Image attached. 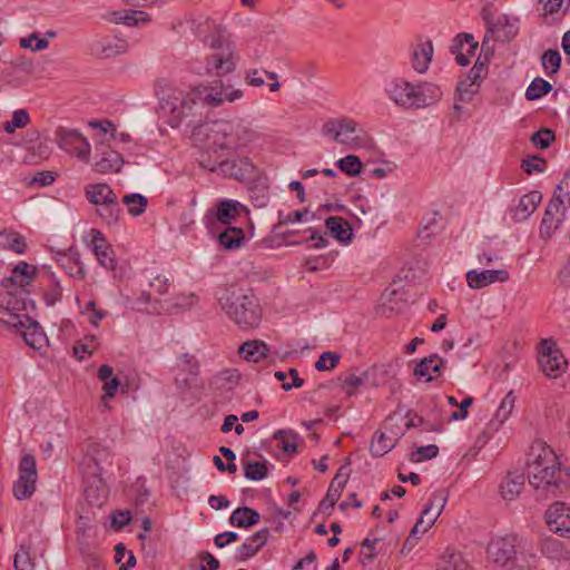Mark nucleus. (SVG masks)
<instances>
[{
	"label": "nucleus",
	"instance_id": "nucleus-21",
	"mask_svg": "<svg viewBox=\"0 0 570 570\" xmlns=\"http://www.w3.org/2000/svg\"><path fill=\"white\" fill-rule=\"evenodd\" d=\"M269 530L261 529L242 543L235 551L236 561H246L254 557L267 542Z\"/></svg>",
	"mask_w": 570,
	"mask_h": 570
},
{
	"label": "nucleus",
	"instance_id": "nucleus-2",
	"mask_svg": "<svg viewBox=\"0 0 570 570\" xmlns=\"http://www.w3.org/2000/svg\"><path fill=\"white\" fill-rule=\"evenodd\" d=\"M527 472L529 483L534 489L558 495L570 482L569 471L561 465L553 450L543 442H534L528 453Z\"/></svg>",
	"mask_w": 570,
	"mask_h": 570
},
{
	"label": "nucleus",
	"instance_id": "nucleus-1",
	"mask_svg": "<svg viewBox=\"0 0 570 570\" xmlns=\"http://www.w3.org/2000/svg\"><path fill=\"white\" fill-rule=\"evenodd\" d=\"M243 97L240 89L225 86L223 81H215L212 86H197L189 92L178 88L161 90L159 110L171 128H177L185 118L193 115L198 104L218 107L224 101L234 102Z\"/></svg>",
	"mask_w": 570,
	"mask_h": 570
},
{
	"label": "nucleus",
	"instance_id": "nucleus-36",
	"mask_svg": "<svg viewBox=\"0 0 570 570\" xmlns=\"http://www.w3.org/2000/svg\"><path fill=\"white\" fill-rule=\"evenodd\" d=\"M248 194L250 202L255 207L264 208L267 206L269 202V190L266 181H254L248 188Z\"/></svg>",
	"mask_w": 570,
	"mask_h": 570
},
{
	"label": "nucleus",
	"instance_id": "nucleus-40",
	"mask_svg": "<svg viewBox=\"0 0 570 570\" xmlns=\"http://www.w3.org/2000/svg\"><path fill=\"white\" fill-rule=\"evenodd\" d=\"M346 479L344 478L342 482H338V485L330 484L326 497L320 503V510L322 512H330L337 500L341 498L343 488L345 487Z\"/></svg>",
	"mask_w": 570,
	"mask_h": 570
},
{
	"label": "nucleus",
	"instance_id": "nucleus-48",
	"mask_svg": "<svg viewBox=\"0 0 570 570\" xmlns=\"http://www.w3.org/2000/svg\"><path fill=\"white\" fill-rule=\"evenodd\" d=\"M514 403H515V396L513 395V392L510 391L503 397V400L501 401V403L495 412L494 419L498 422V425L503 424L509 419V416L511 415L512 410L514 407Z\"/></svg>",
	"mask_w": 570,
	"mask_h": 570
},
{
	"label": "nucleus",
	"instance_id": "nucleus-43",
	"mask_svg": "<svg viewBox=\"0 0 570 570\" xmlns=\"http://www.w3.org/2000/svg\"><path fill=\"white\" fill-rule=\"evenodd\" d=\"M551 89L552 86L550 85L549 81L538 77L533 79L532 82L527 88L525 98L528 100L540 99L544 95L549 94Z\"/></svg>",
	"mask_w": 570,
	"mask_h": 570
},
{
	"label": "nucleus",
	"instance_id": "nucleus-3",
	"mask_svg": "<svg viewBox=\"0 0 570 570\" xmlns=\"http://www.w3.org/2000/svg\"><path fill=\"white\" fill-rule=\"evenodd\" d=\"M226 315L242 330H252L262 321V307L257 297L248 289L232 285L218 297Z\"/></svg>",
	"mask_w": 570,
	"mask_h": 570
},
{
	"label": "nucleus",
	"instance_id": "nucleus-9",
	"mask_svg": "<svg viewBox=\"0 0 570 570\" xmlns=\"http://www.w3.org/2000/svg\"><path fill=\"white\" fill-rule=\"evenodd\" d=\"M38 480L36 459L32 454H24L19 463V478L13 484V495L17 500L29 499Z\"/></svg>",
	"mask_w": 570,
	"mask_h": 570
},
{
	"label": "nucleus",
	"instance_id": "nucleus-7",
	"mask_svg": "<svg viewBox=\"0 0 570 570\" xmlns=\"http://www.w3.org/2000/svg\"><path fill=\"white\" fill-rule=\"evenodd\" d=\"M191 139L207 153L227 149L225 120L206 121L196 126L191 131Z\"/></svg>",
	"mask_w": 570,
	"mask_h": 570
},
{
	"label": "nucleus",
	"instance_id": "nucleus-62",
	"mask_svg": "<svg viewBox=\"0 0 570 570\" xmlns=\"http://www.w3.org/2000/svg\"><path fill=\"white\" fill-rule=\"evenodd\" d=\"M149 21V16L140 10H125L122 23L128 27H136L139 22Z\"/></svg>",
	"mask_w": 570,
	"mask_h": 570
},
{
	"label": "nucleus",
	"instance_id": "nucleus-50",
	"mask_svg": "<svg viewBox=\"0 0 570 570\" xmlns=\"http://www.w3.org/2000/svg\"><path fill=\"white\" fill-rule=\"evenodd\" d=\"M440 570H470L468 562L460 552L446 551Z\"/></svg>",
	"mask_w": 570,
	"mask_h": 570
},
{
	"label": "nucleus",
	"instance_id": "nucleus-14",
	"mask_svg": "<svg viewBox=\"0 0 570 570\" xmlns=\"http://www.w3.org/2000/svg\"><path fill=\"white\" fill-rule=\"evenodd\" d=\"M227 149L244 147L257 138V132L244 119L225 120Z\"/></svg>",
	"mask_w": 570,
	"mask_h": 570
},
{
	"label": "nucleus",
	"instance_id": "nucleus-44",
	"mask_svg": "<svg viewBox=\"0 0 570 570\" xmlns=\"http://www.w3.org/2000/svg\"><path fill=\"white\" fill-rule=\"evenodd\" d=\"M481 18L484 21L487 26V32L484 35L483 41H482V50L485 48H489V41L490 38H493L495 35V30L498 29V24H494V14L492 12V7L490 4L484 6L481 10Z\"/></svg>",
	"mask_w": 570,
	"mask_h": 570
},
{
	"label": "nucleus",
	"instance_id": "nucleus-61",
	"mask_svg": "<svg viewBox=\"0 0 570 570\" xmlns=\"http://www.w3.org/2000/svg\"><path fill=\"white\" fill-rule=\"evenodd\" d=\"M3 307H10L12 312L19 313L26 308V302L22 298H18L17 294L11 292V288L7 289V294L0 299Z\"/></svg>",
	"mask_w": 570,
	"mask_h": 570
},
{
	"label": "nucleus",
	"instance_id": "nucleus-33",
	"mask_svg": "<svg viewBox=\"0 0 570 570\" xmlns=\"http://www.w3.org/2000/svg\"><path fill=\"white\" fill-rule=\"evenodd\" d=\"M244 242L245 233L242 228L229 226L218 235L219 245L228 250L239 248Z\"/></svg>",
	"mask_w": 570,
	"mask_h": 570
},
{
	"label": "nucleus",
	"instance_id": "nucleus-58",
	"mask_svg": "<svg viewBox=\"0 0 570 570\" xmlns=\"http://www.w3.org/2000/svg\"><path fill=\"white\" fill-rule=\"evenodd\" d=\"M340 358V354L335 352H324L320 355L318 360L316 361L315 368L317 371L332 370L337 365Z\"/></svg>",
	"mask_w": 570,
	"mask_h": 570
},
{
	"label": "nucleus",
	"instance_id": "nucleus-60",
	"mask_svg": "<svg viewBox=\"0 0 570 570\" xmlns=\"http://www.w3.org/2000/svg\"><path fill=\"white\" fill-rule=\"evenodd\" d=\"M439 454V448L435 444H429L420 446L415 452L411 454L412 462H421L424 460H431Z\"/></svg>",
	"mask_w": 570,
	"mask_h": 570
},
{
	"label": "nucleus",
	"instance_id": "nucleus-28",
	"mask_svg": "<svg viewBox=\"0 0 570 570\" xmlns=\"http://www.w3.org/2000/svg\"><path fill=\"white\" fill-rule=\"evenodd\" d=\"M433 56L432 41L419 43L412 53V67L415 71L423 73L428 70Z\"/></svg>",
	"mask_w": 570,
	"mask_h": 570
},
{
	"label": "nucleus",
	"instance_id": "nucleus-23",
	"mask_svg": "<svg viewBox=\"0 0 570 570\" xmlns=\"http://www.w3.org/2000/svg\"><path fill=\"white\" fill-rule=\"evenodd\" d=\"M85 194L87 200L97 207L100 205L114 204V202L118 200L110 186L102 183L88 185Z\"/></svg>",
	"mask_w": 570,
	"mask_h": 570
},
{
	"label": "nucleus",
	"instance_id": "nucleus-45",
	"mask_svg": "<svg viewBox=\"0 0 570 570\" xmlns=\"http://www.w3.org/2000/svg\"><path fill=\"white\" fill-rule=\"evenodd\" d=\"M97 215L108 225L117 224L120 217L121 209L119 202L116 200L114 204L100 205L97 208Z\"/></svg>",
	"mask_w": 570,
	"mask_h": 570
},
{
	"label": "nucleus",
	"instance_id": "nucleus-52",
	"mask_svg": "<svg viewBox=\"0 0 570 570\" xmlns=\"http://www.w3.org/2000/svg\"><path fill=\"white\" fill-rule=\"evenodd\" d=\"M541 62L546 70L551 68L548 75L557 73L561 66V55L558 50L548 49L543 52Z\"/></svg>",
	"mask_w": 570,
	"mask_h": 570
},
{
	"label": "nucleus",
	"instance_id": "nucleus-15",
	"mask_svg": "<svg viewBox=\"0 0 570 570\" xmlns=\"http://www.w3.org/2000/svg\"><path fill=\"white\" fill-rule=\"evenodd\" d=\"M546 520L551 532L570 539V509L563 502L552 503L546 512Z\"/></svg>",
	"mask_w": 570,
	"mask_h": 570
},
{
	"label": "nucleus",
	"instance_id": "nucleus-12",
	"mask_svg": "<svg viewBox=\"0 0 570 570\" xmlns=\"http://www.w3.org/2000/svg\"><path fill=\"white\" fill-rule=\"evenodd\" d=\"M243 210H246V207L237 200H220L216 204L215 210H207L204 223L208 228H212L216 223L230 225L240 216Z\"/></svg>",
	"mask_w": 570,
	"mask_h": 570
},
{
	"label": "nucleus",
	"instance_id": "nucleus-5",
	"mask_svg": "<svg viewBox=\"0 0 570 570\" xmlns=\"http://www.w3.org/2000/svg\"><path fill=\"white\" fill-rule=\"evenodd\" d=\"M518 537L510 534L493 539L488 544V557L504 570H530L524 563H519Z\"/></svg>",
	"mask_w": 570,
	"mask_h": 570
},
{
	"label": "nucleus",
	"instance_id": "nucleus-51",
	"mask_svg": "<svg viewBox=\"0 0 570 570\" xmlns=\"http://www.w3.org/2000/svg\"><path fill=\"white\" fill-rule=\"evenodd\" d=\"M24 316H28L27 314H19L16 312H12L10 307H3L1 305L0 307V322L13 326L17 328H21L26 326V320Z\"/></svg>",
	"mask_w": 570,
	"mask_h": 570
},
{
	"label": "nucleus",
	"instance_id": "nucleus-54",
	"mask_svg": "<svg viewBox=\"0 0 570 570\" xmlns=\"http://www.w3.org/2000/svg\"><path fill=\"white\" fill-rule=\"evenodd\" d=\"M0 237L2 238V245L10 250L16 252L17 254H22L26 252L27 244L24 237L14 233L0 235Z\"/></svg>",
	"mask_w": 570,
	"mask_h": 570
},
{
	"label": "nucleus",
	"instance_id": "nucleus-37",
	"mask_svg": "<svg viewBox=\"0 0 570 570\" xmlns=\"http://www.w3.org/2000/svg\"><path fill=\"white\" fill-rule=\"evenodd\" d=\"M122 203L127 206V210L131 216L138 217L146 212L149 200L141 194L132 193L125 195Z\"/></svg>",
	"mask_w": 570,
	"mask_h": 570
},
{
	"label": "nucleus",
	"instance_id": "nucleus-22",
	"mask_svg": "<svg viewBox=\"0 0 570 570\" xmlns=\"http://www.w3.org/2000/svg\"><path fill=\"white\" fill-rule=\"evenodd\" d=\"M444 365L445 361L442 357L438 354H432L415 364L413 374L419 379H423L424 382H432L441 375Z\"/></svg>",
	"mask_w": 570,
	"mask_h": 570
},
{
	"label": "nucleus",
	"instance_id": "nucleus-34",
	"mask_svg": "<svg viewBox=\"0 0 570 570\" xmlns=\"http://www.w3.org/2000/svg\"><path fill=\"white\" fill-rule=\"evenodd\" d=\"M269 348L261 341H247L239 346V354L247 361L258 362L267 356Z\"/></svg>",
	"mask_w": 570,
	"mask_h": 570
},
{
	"label": "nucleus",
	"instance_id": "nucleus-31",
	"mask_svg": "<svg viewBox=\"0 0 570 570\" xmlns=\"http://www.w3.org/2000/svg\"><path fill=\"white\" fill-rule=\"evenodd\" d=\"M24 320L26 326L21 327V330H23L22 337L26 344L32 346L33 348H40L42 342L46 338L42 328L36 321H33L29 316H24Z\"/></svg>",
	"mask_w": 570,
	"mask_h": 570
},
{
	"label": "nucleus",
	"instance_id": "nucleus-27",
	"mask_svg": "<svg viewBox=\"0 0 570 570\" xmlns=\"http://www.w3.org/2000/svg\"><path fill=\"white\" fill-rule=\"evenodd\" d=\"M539 364L547 376L558 377L563 371L566 361L560 352H550L539 356Z\"/></svg>",
	"mask_w": 570,
	"mask_h": 570
},
{
	"label": "nucleus",
	"instance_id": "nucleus-30",
	"mask_svg": "<svg viewBox=\"0 0 570 570\" xmlns=\"http://www.w3.org/2000/svg\"><path fill=\"white\" fill-rule=\"evenodd\" d=\"M524 485V475L522 473L510 472L500 485L501 494L505 500H514Z\"/></svg>",
	"mask_w": 570,
	"mask_h": 570
},
{
	"label": "nucleus",
	"instance_id": "nucleus-8",
	"mask_svg": "<svg viewBox=\"0 0 570 570\" xmlns=\"http://www.w3.org/2000/svg\"><path fill=\"white\" fill-rule=\"evenodd\" d=\"M322 134L350 148L358 147L363 140V130L356 121L346 117L327 120L322 127Z\"/></svg>",
	"mask_w": 570,
	"mask_h": 570
},
{
	"label": "nucleus",
	"instance_id": "nucleus-63",
	"mask_svg": "<svg viewBox=\"0 0 570 570\" xmlns=\"http://www.w3.org/2000/svg\"><path fill=\"white\" fill-rule=\"evenodd\" d=\"M62 297V288L57 279H52V284L43 293V299L48 306L55 305Z\"/></svg>",
	"mask_w": 570,
	"mask_h": 570
},
{
	"label": "nucleus",
	"instance_id": "nucleus-47",
	"mask_svg": "<svg viewBox=\"0 0 570 570\" xmlns=\"http://www.w3.org/2000/svg\"><path fill=\"white\" fill-rule=\"evenodd\" d=\"M274 439L282 442V449L287 454H294L297 451V433L293 431L278 430L274 433Z\"/></svg>",
	"mask_w": 570,
	"mask_h": 570
},
{
	"label": "nucleus",
	"instance_id": "nucleus-39",
	"mask_svg": "<svg viewBox=\"0 0 570 570\" xmlns=\"http://www.w3.org/2000/svg\"><path fill=\"white\" fill-rule=\"evenodd\" d=\"M562 222V215L557 216L550 213V210H546L540 226V236L546 239L550 238L561 226Z\"/></svg>",
	"mask_w": 570,
	"mask_h": 570
},
{
	"label": "nucleus",
	"instance_id": "nucleus-18",
	"mask_svg": "<svg viewBox=\"0 0 570 570\" xmlns=\"http://www.w3.org/2000/svg\"><path fill=\"white\" fill-rule=\"evenodd\" d=\"M91 244L94 253L101 266L106 269L116 268V258L111 246L107 243L105 235L99 229H91Z\"/></svg>",
	"mask_w": 570,
	"mask_h": 570
},
{
	"label": "nucleus",
	"instance_id": "nucleus-42",
	"mask_svg": "<svg viewBox=\"0 0 570 570\" xmlns=\"http://www.w3.org/2000/svg\"><path fill=\"white\" fill-rule=\"evenodd\" d=\"M337 167L351 177H356L361 174L363 164L357 156L347 155L336 161Z\"/></svg>",
	"mask_w": 570,
	"mask_h": 570
},
{
	"label": "nucleus",
	"instance_id": "nucleus-64",
	"mask_svg": "<svg viewBox=\"0 0 570 570\" xmlns=\"http://www.w3.org/2000/svg\"><path fill=\"white\" fill-rule=\"evenodd\" d=\"M178 367H180L184 371H187L191 375H197L199 365L194 355H190L188 353L181 354L178 357Z\"/></svg>",
	"mask_w": 570,
	"mask_h": 570
},
{
	"label": "nucleus",
	"instance_id": "nucleus-25",
	"mask_svg": "<svg viewBox=\"0 0 570 570\" xmlns=\"http://www.w3.org/2000/svg\"><path fill=\"white\" fill-rule=\"evenodd\" d=\"M541 200L542 194L537 190L522 196L513 214L514 220L523 222L529 218L535 212Z\"/></svg>",
	"mask_w": 570,
	"mask_h": 570
},
{
	"label": "nucleus",
	"instance_id": "nucleus-57",
	"mask_svg": "<svg viewBox=\"0 0 570 570\" xmlns=\"http://www.w3.org/2000/svg\"><path fill=\"white\" fill-rule=\"evenodd\" d=\"M554 139V132L548 128H542L531 136V141L533 142V145H535L540 149L549 148Z\"/></svg>",
	"mask_w": 570,
	"mask_h": 570
},
{
	"label": "nucleus",
	"instance_id": "nucleus-19",
	"mask_svg": "<svg viewBox=\"0 0 570 570\" xmlns=\"http://www.w3.org/2000/svg\"><path fill=\"white\" fill-rule=\"evenodd\" d=\"M35 275L36 267L26 262H21L12 269L11 276L2 281V286L6 289L14 287L16 292H26L24 287L30 284Z\"/></svg>",
	"mask_w": 570,
	"mask_h": 570
},
{
	"label": "nucleus",
	"instance_id": "nucleus-55",
	"mask_svg": "<svg viewBox=\"0 0 570 570\" xmlns=\"http://www.w3.org/2000/svg\"><path fill=\"white\" fill-rule=\"evenodd\" d=\"M13 567L16 570H33L35 562L28 548L21 546L14 556Z\"/></svg>",
	"mask_w": 570,
	"mask_h": 570
},
{
	"label": "nucleus",
	"instance_id": "nucleus-53",
	"mask_svg": "<svg viewBox=\"0 0 570 570\" xmlns=\"http://www.w3.org/2000/svg\"><path fill=\"white\" fill-rule=\"evenodd\" d=\"M546 167L547 160L539 155H532L527 159H523L521 163V168L528 175H532L533 173H543Z\"/></svg>",
	"mask_w": 570,
	"mask_h": 570
},
{
	"label": "nucleus",
	"instance_id": "nucleus-41",
	"mask_svg": "<svg viewBox=\"0 0 570 570\" xmlns=\"http://www.w3.org/2000/svg\"><path fill=\"white\" fill-rule=\"evenodd\" d=\"M268 474L266 462L246 461L244 463V475L252 481H261Z\"/></svg>",
	"mask_w": 570,
	"mask_h": 570
},
{
	"label": "nucleus",
	"instance_id": "nucleus-11",
	"mask_svg": "<svg viewBox=\"0 0 570 570\" xmlns=\"http://www.w3.org/2000/svg\"><path fill=\"white\" fill-rule=\"evenodd\" d=\"M446 495L444 491H436L432 494L430 503L424 508L421 517L417 519L413 529L410 532V537L419 540L420 535L425 533L436 521L441 512L443 511L446 503Z\"/></svg>",
	"mask_w": 570,
	"mask_h": 570
},
{
	"label": "nucleus",
	"instance_id": "nucleus-26",
	"mask_svg": "<svg viewBox=\"0 0 570 570\" xmlns=\"http://www.w3.org/2000/svg\"><path fill=\"white\" fill-rule=\"evenodd\" d=\"M397 433L387 435L385 432L376 431L370 444V452L373 456L380 458L390 452L399 441Z\"/></svg>",
	"mask_w": 570,
	"mask_h": 570
},
{
	"label": "nucleus",
	"instance_id": "nucleus-49",
	"mask_svg": "<svg viewBox=\"0 0 570 570\" xmlns=\"http://www.w3.org/2000/svg\"><path fill=\"white\" fill-rule=\"evenodd\" d=\"M559 204L563 205V210L570 207V173H566L562 180L554 188L553 195Z\"/></svg>",
	"mask_w": 570,
	"mask_h": 570
},
{
	"label": "nucleus",
	"instance_id": "nucleus-38",
	"mask_svg": "<svg viewBox=\"0 0 570 570\" xmlns=\"http://www.w3.org/2000/svg\"><path fill=\"white\" fill-rule=\"evenodd\" d=\"M128 50V42L124 39H112L100 45V49L96 51L100 58H110Z\"/></svg>",
	"mask_w": 570,
	"mask_h": 570
},
{
	"label": "nucleus",
	"instance_id": "nucleus-20",
	"mask_svg": "<svg viewBox=\"0 0 570 570\" xmlns=\"http://www.w3.org/2000/svg\"><path fill=\"white\" fill-rule=\"evenodd\" d=\"M510 274L507 269H488L476 272L474 269L466 273V282L471 288H483L490 284L509 279Z\"/></svg>",
	"mask_w": 570,
	"mask_h": 570
},
{
	"label": "nucleus",
	"instance_id": "nucleus-6",
	"mask_svg": "<svg viewBox=\"0 0 570 570\" xmlns=\"http://www.w3.org/2000/svg\"><path fill=\"white\" fill-rule=\"evenodd\" d=\"M108 459L109 452L106 449L100 448L98 444L92 445L83 459L81 469L85 481L88 483L85 488V493L91 504H100L98 498L96 500H91V492L94 491V487L96 490L105 488L101 478L104 472L101 463L106 462Z\"/></svg>",
	"mask_w": 570,
	"mask_h": 570
},
{
	"label": "nucleus",
	"instance_id": "nucleus-32",
	"mask_svg": "<svg viewBox=\"0 0 570 570\" xmlns=\"http://www.w3.org/2000/svg\"><path fill=\"white\" fill-rule=\"evenodd\" d=\"M417 108H425L436 102L441 96V89L431 82H423L416 86Z\"/></svg>",
	"mask_w": 570,
	"mask_h": 570
},
{
	"label": "nucleus",
	"instance_id": "nucleus-35",
	"mask_svg": "<svg viewBox=\"0 0 570 570\" xmlns=\"http://www.w3.org/2000/svg\"><path fill=\"white\" fill-rule=\"evenodd\" d=\"M57 262L61 265L62 268L67 271V273L79 279H83L86 276V271L83 264L79 259V255L75 254H59V258Z\"/></svg>",
	"mask_w": 570,
	"mask_h": 570
},
{
	"label": "nucleus",
	"instance_id": "nucleus-16",
	"mask_svg": "<svg viewBox=\"0 0 570 570\" xmlns=\"http://www.w3.org/2000/svg\"><path fill=\"white\" fill-rule=\"evenodd\" d=\"M209 170H220L222 174L228 177H233L236 180H245L252 176L255 170V166L248 157H240L232 160H222L218 166H207Z\"/></svg>",
	"mask_w": 570,
	"mask_h": 570
},
{
	"label": "nucleus",
	"instance_id": "nucleus-13",
	"mask_svg": "<svg viewBox=\"0 0 570 570\" xmlns=\"http://www.w3.org/2000/svg\"><path fill=\"white\" fill-rule=\"evenodd\" d=\"M389 98L399 107L404 109L417 108L416 86L405 79H394L386 88Z\"/></svg>",
	"mask_w": 570,
	"mask_h": 570
},
{
	"label": "nucleus",
	"instance_id": "nucleus-46",
	"mask_svg": "<svg viewBox=\"0 0 570 570\" xmlns=\"http://www.w3.org/2000/svg\"><path fill=\"white\" fill-rule=\"evenodd\" d=\"M30 122L29 114L26 109L14 110L11 120L3 122V130L12 134L18 128H24Z\"/></svg>",
	"mask_w": 570,
	"mask_h": 570
},
{
	"label": "nucleus",
	"instance_id": "nucleus-10",
	"mask_svg": "<svg viewBox=\"0 0 570 570\" xmlns=\"http://www.w3.org/2000/svg\"><path fill=\"white\" fill-rule=\"evenodd\" d=\"M55 137L59 148L76 156L81 161H89L90 145L78 130L58 127L55 131Z\"/></svg>",
	"mask_w": 570,
	"mask_h": 570
},
{
	"label": "nucleus",
	"instance_id": "nucleus-4",
	"mask_svg": "<svg viewBox=\"0 0 570 570\" xmlns=\"http://www.w3.org/2000/svg\"><path fill=\"white\" fill-rule=\"evenodd\" d=\"M212 52L206 58V72L222 77L236 69L238 57L229 35L223 28H216L207 38Z\"/></svg>",
	"mask_w": 570,
	"mask_h": 570
},
{
	"label": "nucleus",
	"instance_id": "nucleus-56",
	"mask_svg": "<svg viewBox=\"0 0 570 570\" xmlns=\"http://www.w3.org/2000/svg\"><path fill=\"white\" fill-rule=\"evenodd\" d=\"M455 48L458 49H461L463 51L464 49V46H466V49H465V55L469 56V58L471 56H474L475 53V50L478 49V46L479 43L476 41H474V38L471 33H459L455 39Z\"/></svg>",
	"mask_w": 570,
	"mask_h": 570
},
{
	"label": "nucleus",
	"instance_id": "nucleus-17",
	"mask_svg": "<svg viewBox=\"0 0 570 570\" xmlns=\"http://www.w3.org/2000/svg\"><path fill=\"white\" fill-rule=\"evenodd\" d=\"M124 159L119 153L110 149L109 146L100 144L97 147L96 161L94 169L100 174L117 173L121 169Z\"/></svg>",
	"mask_w": 570,
	"mask_h": 570
},
{
	"label": "nucleus",
	"instance_id": "nucleus-24",
	"mask_svg": "<svg viewBox=\"0 0 570 570\" xmlns=\"http://www.w3.org/2000/svg\"><path fill=\"white\" fill-rule=\"evenodd\" d=\"M330 235L341 243H350L353 238V229L350 223L340 216H330L325 220Z\"/></svg>",
	"mask_w": 570,
	"mask_h": 570
},
{
	"label": "nucleus",
	"instance_id": "nucleus-59",
	"mask_svg": "<svg viewBox=\"0 0 570 570\" xmlns=\"http://www.w3.org/2000/svg\"><path fill=\"white\" fill-rule=\"evenodd\" d=\"M503 30L501 36V41H510L513 39L519 30V19L518 18H510L507 14H503Z\"/></svg>",
	"mask_w": 570,
	"mask_h": 570
},
{
	"label": "nucleus",
	"instance_id": "nucleus-29",
	"mask_svg": "<svg viewBox=\"0 0 570 570\" xmlns=\"http://www.w3.org/2000/svg\"><path fill=\"white\" fill-rule=\"evenodd\" d=\"M261 520L259 513L252 508L248 507H242L237 508L232 512V515L229 517V523L233 527L238 528H250L255 524H257Z\"/></svg>",
	"mask_w": 570,
	"mask_h": 570
}]
</instances>
